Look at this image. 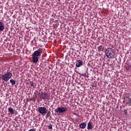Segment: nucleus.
<instances>
[{
    "instance_id": "1",
    "label": "nucleus",
    "mask_w": 131,
    "mask_h": 131,
    "mask_svg": "<svg viewBox=\"0 0 131 131\" xmlns=\"http://www.w3.org/2000/svg\"><path fill=\"white\" fill-rule=\"evenodd\" d=\"M42 54V48H39L37 51H35L32 55V59L33 60V63H37L38 62L39 56H41Z\"/></svg>"
},
{
    "instance_id": "2",
    "label": "nucleus",
    "mask_w": 131,
    "mask_h": 131,
    "mask_svg": "<svg viewBox=\"0 0 131 131\" xmlns=\"http://www.w3.org/2000/svg\"><path fill=\"white\" fill-rule=\"evenodd\" d=\"M1 75L2 77V80L3 81H5V82H8V81H9V80L12 78L13 74L12 73V72L8 70L7 72Z\"/></svg>"
},
{
    "instance_id": "3",
    "label": "nucleus",
    "mask_w": 131,
    "mask_h": 131,
    "mask_svg": "<svg viewBox=\"0 0 131 131\" xmlns=\"http://www.w3.org/2000/svg\"><path fill=\"white\" fill-rule=\"evenodd\" d=\"M105 54L108 59H113L115 57V52H114V50L111 48H107L105 50Z\"/></svg>"
},
{
    "instance_id": "4",
    "label": "nucleus",
    "mask_w": 131,
    "mask_h": 131,
    "mask_svg": "<svg viewBox=\"0 0 131 131\" xmlns=\"http://www.w3.org/2000/svg\"><path fill=\"white\" fill-rule=\"evenodd\" d=\"M39 97L41 100H50L51 99V94L47 93L41 92L38 93Z\"/></svg>"
},
{
    "instance_id": "5",
    "label": "nucleus",
    "mask_w": 131,
    "mask_h": 131,
    "mask_svg": "<svg viewBox=\"0 0 131 131\" xmlns=\"http://www.w3.org/2000/svg\"><path fill=\"white\" fill-rule=\"evenodd\" d=\"M66 111H68V108L66 107H59L56 108L55 110V112L56 113H64V112H66Z\"/></svg>"
},
{
    "instance_id": "6",
    "label": "nucleus",
    "mask_w": 131,
    "mask_h": 131,
    "mask_svg": "<svg viewBox=\"0 0 131 131\" xmlns=\"http://www.w3.org/2000/svg\"><path fill=\"white\" fill-rule=\"evenodd\" d=\"M38 111H39V113L40 114H41V115H45L47 114L48 110H47V107H39L38 108Z\"/></svg>"
},
{
    "instance_id": "7",
    "label": "nucleus",
    "mask_w": 131,
    "mask_h": 131,
    "mask_svg": "<svg viewBox=\"0 0 131 131\" xmlns=\"http://www.w3.org/2000/svg\"><path fill=\"white\" fill-rule=\"evenodd\" d=\"M83 65V61L82 60H78L76 62V67L78 68L79 67H81Z\"/></svg>"
},
{
    "instance_id": "8",
    "label": "nucleus",
    "mask_w": 131,
    "mask_h": 131,
    "mask_svg": "<svg viewBox=\"0 0 131 131\" xmlns=\"http://www.w3.org/2000/svg\"><path fill=\"white\" fill-rule=\"evenodd\" d=\"M5 30V24L0 21V31H4Z\"/></svg>"
},
{
    "instance_id": "9",
    "label": "nucleus",
    "mask_w": 131,
    "mask_h": 131,
    "mask_svg": "<svg viewBox=\"0 0 131 131\" xmlns=\"http://www.w3.org/2000/svg\"><path fill=\"white\" fill-rule=\"evenodd\" d=\"M86 127V123L85 122H82L79 125L80 128H85Z\"/></svg>"
},
{
    "instance_id": "10",
    "label": "nucleus",
    "mask_w": 131,
    "mask_h": 131,
    "mask_svg": "<svg viewBox=\"0 0 131 131\" xmlns=\"http://www.w3.org/2000/svg\"><path fill=\"white\" fill-rule=\"evenodd\" d=\"M87 128L89 130L92 129V128H93V124L92 123V122H89L88 123V126H87Z\"/></svg>"
},
{
    "instance_id": "11",
    "label": "nucleus",
    "mask_w": 131,
    "mask_h": 131,
    "mask_svg": "<svg viewBox=\"0 0 131 131\" xmlns=\"http://www.w3.org/2000/svg\"><path fill=\"white\" fill-rule=\"evenodd\" d=\"M8 111L11 113V114H15V111L11 107L8 108Z\"/></svg>"
},
{
    "instance_id": "12",
    "label": "nucleus",
    "mask_w": 131,
    "mask_h": 131,
    "mask_svg": "<svg viewBox=\"0 0 131 131\" xmlns=\"http://www.w3.org/2000/svg\"><path fill=\"white\" fill-rule=\"evenodd\" d=\"M97 49L98 52H103V51H104V48H103V47H102V46H100L97 48Z\"/></svg>"
},
{
    "instance_id": "13",
    "label": "nucleus",
    "mask_w": 131,
    "mask_h": 131,
    "mask_svg": "<svg viewBox=\"0 0 131 131\" xmlns=\"http://www.w3.org/2000/svg\"><path fill=\"white\" fill-rule=\"evenodd\" d=\"M10 82L11 83L12 85H14V84H16V81L13 79H11L10 80Z\"/></svg>"
},
{
    "instance_id": "14",
    "label": "nucleus",
    "mask_w": 131,
    "mask_h": 131,
    "mask_svg": "<svg viewBox=\"0 0 131 131\" xmlns=\"http://www.w3.org/2000/svg\"><path fill=\"white\" fill-rule=\"evenodd\" d=\"M30 86H32L33 88V89H34L35 87H34V84L33 82L31 81L30 82Z\"/></svg>"
},
{
    "instance_id": "15",
    "label": "nucleus",
    "mask_w": 131,
    "mask_h": 131,
    "mask_svg": "<svg viewBox=\"0 0 131 131\" xmlns=\"http://www.w3.org/2000/svg\"><path fill=\"white\" fill-rule=\"evenodd\" d=\"M123 113L125 114V115H127V110H124V111H122Z\"/></svg>"
},
{
    "instance_id": "16",
    "label": "nucleus",
    "mask_w": 131,
    "mask_h": 131,
    "mask_svg": "<svg viewBox=\"0 0 131 131\" xmlns=\"http://www.w3.org/2000/svg\"><path fill=\"white\" fill-rule=\"evenodd\" d=\"M48 127L49 128V129H53V126H52V125H49L48 126Z\"/></svg>"
},
{
    "instance_id": "17",
    "label": "nucleus",
    "mask_w": 131,
    "mask_h": 131,
    "mask_svg": "<svg viewBox=\"0 0 131 131\" xmlns=\"http://www.w3.org/2000/svg\"><path fill=\"white\" fill-rule=\"evenodd\" d=\"M129 67H130L129 65H127V66H126L125 67L126 70H129Z\"/></svg>"
},
{
    "instance_id": "18",
    "label": "nucleus",
    "mask_w": 131,
    "mask_h": 131,
    "mask_svg": "<svg viewBox=\"0 0 131 131\" xmlns=\"http://www.w3.org/2000/svg\"><path fill=\"white\" fill-rule=\"evenodd\" d=\"M29 131H36V130H35L33 129H30L29 130Z\"/></svg>"
}]
</instances>
